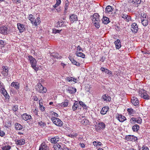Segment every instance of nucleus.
Here are the masks:
<instances>
[{"label": "nucleus", "instance_id": "nucleus-2", "mask_svg": "<svg viewBox=\"0 0 150 150\" xmlns=\"http://www.w3.org/2000/svg\"><path fill=\"white\" fill-rule=\"evenodd\" d=\"M147 91L144 89H141L139 91V94L140 97L146 100L150 99V95Z\"/></svg>", "mask_w": 150, "mask_h": 150}, {"label": "nucleus", "instance_id": "nucleus-43", "mask_svg": "<svg viewBox=\"0 0 150 150\" xmlns=\"http://www.w3.org/2000/svg\"><path fill=\"white\" fill-rule=\"evenodd\" d=\"M139 128V126L138 125H134L132 127V129L133 130V131H138Z\"/></svg>", "mask_w": 150, "mask_h": 150}, {"label": "nucleus", "instance_id": "nucleus-36", "mask_svg": "<svg viewBox=\"0 0 150 150\" xmlns=\"http://www.w3.org/2000/svg\"><path fill=\"white\" fill-rule=\"evenodd\" d=\"M142 23V25L145 26H146L148 23L147 19H144L141 20Z\"/></svg>", "mask_w": 150, "mask_h": 150}, {"label": "nucleus", "instance_id": "nucleus-9", "mask_svg": "<svg viewBox=\"0 0 150 150\" xmlns=\"http://www.w3.org/2000/svg\"><path fill=\"white\" fill-rule=\"evenodd\" d=\"M138 28L137 25L136 23H134L132 25V28L131 30L132 32L134 33L137 32Z\"/></svg>", "mask_w": 150, "mask_h": 150}, {"label": "nucleus", "instance_id": "nucleus-8", "mask_svg": "<svg viewBox=\"0 0 150 150\" xmlns=\"http://www.w3.org/2000/svg\"><path fill=\"white\" fill-rule=\"evenodd\" d=\"M3 71H2L1 73L2 75L4 76H7L8 74V67L7 66H3L2 67Z\"/></svg>", "mask_w": 150, "mask_h": 150}, {"label": "nucleus", "instance_id": "nucleus-63", "mask_svg": "<svg viewBox=\"0 0 150 150\" xmlns=\"http://www.w3.org/2000/svg\"><path fill=\"white\" fill-rule=\"evenodd\" d=\"M61 30H53V32L54 33H60Z\"/></svg>", "mask_w": 150, "mask_h": 150}, {"label": "nucleus", "instance_id": "nucleus-58", "mask_svg": "<svg viewBox=\"0 0 150 150\" xmlns=\"http://www.w3.org/2000/svg\"><path fill=\"white\" fill-rule=\"evenodd\" d=\"M114 8L112 7L110 5L106 7L105 9H114Z\"/></svg>", "mask_w": 150, "mask_h": 150}, {"label": "nucleus", "instance_id": "nucleus-25", "mask_svg": "<svg viewBox=\"0 0 150 150\" xmlns=\"http://www.w3.org/2000/svg\"><path fill=\"white\" fill-rule=\"evenodd\" d=\"M40 23V19L39 17L37 18L36 19H35L34 21L32 23L33 25L35 26H37Z\"/></svg>", "mask_w": 150, "mask_h": 150}, {"label": "nucleus", "instance_id": "nucleus-22", "mask_svg": "<svg viewBox=\"0 0 150 150\" xmlns=\"http://www.w3.org/2000/svg\"><path fill=\"white\" fill-rule=\"evenodd\" d=\"M114 43L115 45L116 48L117 49H119L121 47V42L119 39H117L115 42Z\"/></svg>", "mask_w": 150, "mask_h": 150}, {"label": "nucleus", "instance_id": "nucleus-60", "mask_svg": "<svg viewBox=\"0 0 150 150\" xmlns=\"http://www.w3.org/2000/svg\"><path fill=\"white\" fill-rule=\"evenodd\" d=\"M81 50L82 52L83 51V50H82L81 47L80 46V45L78 46L77 47L76 51H78Z\"/></svg>", "mask_w": 150, "mask_h": 150}, {"label": "nucleus", "instance_id": "nucleus-7", "mask_svg": "<svg viewBox=\"0 0 150 150\" xmlns=\"http://www.w3.org/2000/svg\"><path fill=\"white\" fill-rule=\"evenodd\" d=\"M100 70L104 72L105 73L107 74L109 77L112 76L113 75V74L111 71H110L108 69L102 67L100 68Z\"/></svg>", "mask_w": 150, "mask_h": 150}, {"label": "nucleus", "instance_id": "nucleus-12", "mask_svg": "<svg viewBox=\"0 0 150 150\" xmlns=\"http://www.w3.org/2000/svg\"><path fill=\"white\" fill-rule=\"evenodd\" d=\"M17 26L20 33H21L25 30L24 25L23 24L18 23L17 24Z\"/></svg>", "mask_w": 150, "mask_h": 150}, {"label": "nucleus", "instance_id": "nucleus-31", "mask_svg": "<svg viewBox=\"0 0 150 150\" xmlns=\"http://www.w3.org/2000/svg\"><path fill=\"white\" fill-rule=\"evenodd\" d=\"M15 126L16 129L17 130H20L22 129L23 128V127L21 125L18 123H16L15 124Z\"/></svg>", "mask_w": 150, "mask_h": 150}, {"label": "nucleus", "instance_id": "nucleus-59", "mask_svg": "<svg viewBox=\"0 0 150 150\" xmlns=\"http://www.w3.org/2000/svg\"><path fill=\"white\" fill-rule=\"evenodd\" d=\"M13 3L16 4L20 3H21V0H12Z\"/></svg>", "mask_w": 150, "mask_h": 150}, {"label": "nucleus", "instance_id": "nucleus-23", "mask_svg": "<svg viewBox=\"0 0 150 150\" xmlns=\"http://www.w3.org/2000/svg\"><path fill=\"white\" fill-rule=\"evenodd\" d=\"M117 119L121 122H123L126 120V118L124 116L119 115L117 117Z\"/></svg>", "mask_w": 150, "mask_h": 150}, {"label": "nucleus", "instance_id": "nucleus-48", "mask_svg": "<svg viewBox=\"0 0 150 150\" xmlns=\"http://www.w3.org/2000/svg\"><path fill=\"white\" fill-rule=\"evenodd\" d=\"M127 111L128 112L129 114H134V110L132 108H128L127 110Z\"/></svg>", "mask_w": 150, "mask_h": 150}, {"label": "nucleus", "instance_id": "nucleus-26", "mask_svg": "<svg viewBox=\"0 0 150 150\" xmlns=\"http://www.w3.org/2000/svg\"><path fill=\"white\" fill-rule=\"evenodd\" d=\"M76 88L72 87L67 90L68 92L71 94H74L76 92Z\"/></svg>", "mask_w": 150, "mask_h": 150}, {"label": "nucleus", "instance_id": "nucleus-40", "mask_svg": "<svg viewBox=\"0 0 150 150\" xmlns=\"http://www.w3.org/2000/svg\"><path fill=\"white\" fill-rule=\"evenodd\" d=\"M64 22L62 21H59L58 22L57 26L59 27H64L65 26V25L64 24Z\"/></svg>", "mask_w": 150, "mask_h": 150}, {"label": "nucleus", "instance_id": "nucleus-34", "mask_svg": "<svg viewBox=\"0 0 150 150\" xmlns=\"http://www.w3.org/2000/svg\"><path fill=\"white\" fill-rule=\"evenodd\" d=\"M79 104L82 106L83 109L87 110V107L85 104L82 101H79Z\"/></svg>", "mask_w": 150, "mask_h": 150}, {"label": "nucleus", "instance_id": "nucleus-19", "mask_svg": "<svg viewBox=\"0 0 150 150\" xmlns=\"http://www.w3.org/2000/svg\"><path fill=\"white\" fill-rule=\"evenodd\" d=\"M69 58L73 64L78 66H80V64L79 62L75 60L71 56H69Z\"/></svg>", "mask_w": 150, "mask_h": 150}, {"label": "nucleus", "instance_id": "nucleus-62", "mask_svg": "<svg viewBox=\"0 0 150 150\" xmlns=\"http://www.w3.org/2000/svg\"><path fill=\"white\" fill-rule=\"evenodd\" d=\"M45 107L43 105L40 107V110L42 112H43L45 110Z\"/></svg>", "mask_w": 150, "mask_h": 150}, {"label": "nucleus", "instance_id": "nucleus-33", "mask_svg": "<svg viewBox=\"0 0 150 150\" xmlns=\"http://www.w3.org/2000/svg\"><path fill=\"white\" fill-rule=\"evenodd\" d=\"M62 146L59 144H55L53 146L55 150H61Z\"/></svg>", "mask_w": 150, "mask_h": 150}, {"label": "nucleus", "instance_id": "nucleus-18", "mask_svg": "<svg viewBox=\"0 0 150 150\" xmlns=\"http://www.w3.org/2000/svg\"><path fill=\"white\" fill-rule=\"evenodd\" d=\"M69 19L71 22H74L75 21L78 20L77 16L74 14H72L69 16Z\"/></svg>", "mask_w": 150, "mask_h": 150}, {"label": "nucleus", "instance_id": "nucleus-27", "mask_svg": "<svg viewBox=\"0 0 150 150\" xmlns=\"http://www.w3.org/2000/svg\"><path fill=\"white\" fill-rule=\"evenodd\" d=\"M110 22L109 18L105 16H103L102 19V22L103 23L107 24L108 23Z\"/></svg>", "mask_w": 150, "mask_h": 150}, {"label": "nucleus", "instance_id": "nucleus-32", "mask_svg": "<svg viewBox=\"0 0 150 150\" xmlns=\"http://www.w3.org/2000/svg\"><path fill=\"white\" fill-rule=\"evenodd\" d=\"M88 121V120H86L85 118L82 117L81 120V124L83 125H87Z\"/></svg>", "mask_w": 150, "mask_h": 150}, {"label": "nucleus", "instance_id": "nucleus-11", "mask_svg": "<svg viewBox=\"0 0 150 150\" xmlns=\"http://www.w3.org/2000/svg\"><path fill=\"white\" fill-rule=\"evenodd\" d=\"M21 117L25 121H27L29 120H30L32 118L31 115L27 114L26 113L22 114L21 116Z\"/></svg>", "mask_w": 150, "mask_h": 150}, {"label": "nucleus", "instance_id": "nucleus-38", "mask_svg": "<svg viewBox=\"0 0 150 150\" xmlns=\"http://www.w3.org/2000/svg\"><path fill=\"white\" fill-rule=\"evenodd\" d=\"M78 107V104L77 101L75 102L72 106V108L74 111L76 110Z\"/></svg>", "mask_w": 150, "mask_h": 150}, {"label": "nucleus", "instance_id": "nucleus-52", "mask_svg": "<svg viewBox=\"0 0 150 150\" xmlns=\"http://www.w3.org/2000/svg\"><path fill=\"white\" fill-rule=\"evenodd\" d=\"M61 150H69V149L67 148L65 145H63L62 146V147L61 148Z\"/></svg>", "mask_w": 150, "mask_h": 150}, {"label": "nucleus", "instance_id": "nucleus-45", "mask_svg": "<svg viewBox=\"0 0 150 150\" xmlns=\"http://www.w3.org/2000/svg\"><path fill=\"white\" fill-rule=\"evenodd\" d=\"M69 5V2L68 0H66L65 2L64 8L67 9Z\"/></svg>", "mask_w": 150, "mask_h": 150}, {"label": "nucleus", "instance_id": "nucleus-41", "mask_svg": "<svg viewBox=\"0 0 150 150\" xmlns=\"http://www.w3.org/2000/svg\"><path fill=\"white\" fill-rule=\"evenodd\" d=\"M28 18L32 24L35 20V18L34 17V16L32 14H30L28 16Z\"/></svg>", "mask_w": 150, "mask_h": 150}, {"label": "nucleus", "instance_id": "nucleus-4", "mask_svg": "<svg viewBox=\"0 0 150 150\" xmlns=\"http://www.w3.org/2000/svg\"><path fill=\"white\" fill-rule=\"evenodd\" d=\"M51 120L56 125L59 127H61L63 125V122L59 119L53 117L51 118Z\"/></svg>", "mask_w": 150, "mask_h": 150}, {"label": "nucleus", "instance_id": "nucleus-61", "mask_svg": "<svg viewBox=\"0 0 150 150\" xmlns=\"http://www.w3.org/2000/svg\"><path fill=\"white\" fill-rule=\"evenodd\" d=\"M5 135V132L2 131L0 130V136L1 137H4Z\"/></svg>", "mask_w": 150, "mask_h": 150}, {"label": "nucleus", "instance_id": "nucleus-17", "mask_svg": "<svg viewBox=\"0 0 150 150\" xmlns=\"http://www.w3.org/2000/svg\"><path fill=\"white\" fill-rule=\"evenodd\" d=\"M11 86L14 87L16 90H18L20 88V84L18 82H12L11 84Z\"/></svg>", "mask_w": 150, "mask_h": 150}, {"label": "nucleus", "instance_id": "nucleus-21", "mask_svg": "<svg viewBox=\"0 0 150 150\" xmlns=\"http://www.w3.org/2000/svg\"><path fill=\"white\" fill-rule=\"evenodd\" d=\"M17 145H24L25 143V140L23 139H21L20 140L15 141Z\"/></svg>", "mask_w": 150, "mask_h": 150}, {"label": "nucleus", "instance_id": "nucleus-28", "mask_svg": "<svg viewBox=\"0 0 150 150\" xmlns=\"http://www.w3.org/2000/svg\"><path fill=\"white\" fill-rule=\"evenodd\" d=\"M59 138L58 136L54 137L51 139L50 142L52 143H56L59 141Z\"/></svg>", "mask_w": 150, "mask_h": 150}, {"label": "nucleus", "instance_id": "nucleus-44", "mask_svg": "<svg viewBox=\"0 0 150 150\" xmlns=\"http://www.w3.org/2000/svg\"><path fill=\"white\" fill-rule=\"evenodd\" d=\"M38 108H35V109L32 110V112L35 115L38 116Z\"/></svg>", "mask_w": 150, "mask_h": 150}, {"label": "nucleus", "instance_id": "nucleus-35", "mask_svg": "<svg viewBox=\"0 0 150 150\" xmlns=\"http://www.w3.org/2000/svg\"><path fill=\"white\" fill-rule=\"evenodd\" d=\"M1 93L3 95L6 97H7V96H8V94L6 90L5 89V88H2L1 90Z\"/></svg>", "mask_w": 150, "mask_h": 150}, {"label": "nucleus", "instance_id": "nucleus-1", "mask_svg": "<svg viewBox=\"0 0 150 150\" xmlns=\"http://www.w3.org/2000/svg\"><path fill=\"white\" fill-rule=\"evenodd\" d=\"M92 21L96 27L97 28H99L100 27V20L99 18V15L98 13H95L93 14L92 18Z\"/></svg>", "mask_w": 150, "mask_h": 150}, {"label": "nucleus", "instance_id": "nucleus-51", "mask_svg": "<svg viewBox=\"0 0 150 150\" xmlns=\"http://www.w3.org/2000/svg\"><path fill=\"white\" fill-rule=\"evenodd\" d=\"M12 110L16 112L17 111L18 109V106L17 105H13L12 108Z\"/></svg>", "mask_w": 150, "mask_h": 150}, {"label": "nucleus", "instance_id": "nucleus-13", "mask_svg": "<svg viewBox=\"0 0 150 150\" xmlns=\"http://www.w3.org/2000/svg\"><path fill=\"white\" fill-rule=\"evenodd\" d=\"M8 28L5 26H2L0 28V33L4 34L6 35L7 34Z\"/></svg>", "mask_w": 150, "mask_h": 150}, {"label": "nucleus", "instance_id": "nucleus-20", "mask_svg": "<svg viewBox=\"0 0 150 150\" xmlns=\"http://www.w3.org/2000/svg\"><path fill=\"white\" fill-rule=\"evenodd\" d=\"M132 120L133 121H134L136 123L138 124H141L142 122V119L141 117H139L137 118H135L134 117H132L131 118V120Z\"/></svg>", "mask_w": 150, "mask_h": 150}, {"label": "nucleus", "instance_id": "nucleus-47", "mask_svg": "<svg viewBox=\"0 0 150 150\" xmlns=\"http://www.w3.org/2000/svg\"><path fill=\"white\" fill-rule=\"evenodd\" d=\"M56 4L54 5V8H55L57 6H58L61 3V0H56Z\"/></svg>", "mask_w": 150, "mask_h": 150}, {"label": "nucleus", "instance_id": "nucleus-49", "mask_svg": "<svg viewBox=\"0 0 150 150\" xmlns=\"http://www.w3.org/2000/svg\"><path fill=\"white\" fill-rule=\"evenodd\" d=\"M93 144L97 146H100L101 144V143L100 142H97L96 141H94L93 143Z\"/></svg>", "mask_w": 150, "mask_h": 150}, {"label": "nucleus", "instance_id": "nucleus-56", "mask_svg": "<svg viewBox=\"0 0 150 150\" xmlns=\"http://www.w3.org/2000/svg\"><path fill=\"white\" fill-rule=\"evenodd\" d=\"M4 88V83L0 81V90H1Z\"/></svg>", "mask_w": 150, "mask_h": 150}, {"label": "nucleus", "instance_id": "nucleus-64", "mask_svg": "<svg viewBox=\"0 0 150 150\" xmlns=\"http://www.w3.org/2000/svg\"><path fill=\"white\" fill-rule=\"evenodd\" d=\"M33 99L34 101H37L38 100V98L36 96H33Z\"/></svg>", "mask_w": 150, "mask_h": 150}, {"label": "nucleus", "instance_id": "nucleus-46", "mask_svg": "<svg viewBox=\"0 0 150 150\" xmlns=\"http://www.w3.org/2000/svg\"><path fill=\"white\" fill-rule=\"evenodd\" d=\"M131 1L133 4L136 3L137 4H140L141 2V0H131Z\"/></svg>", "mask_w": 150, "mask_h": 150}, {"label": "nucleus", "instance_id": "nucleus-24", "mask_svg": "<svg viewBox=\"0 0 150 150\" xmlns=\"http://www.w3.org/2000/svg\"><path fill=\"white\" fill-rule=\"evenodd\" d=\"M108 109L109 108L108 107L105 106L103 107L100 112V114L102 115L106 114L107 112L108 111Z\"/></svg>", "mask_w": 150, "mask_h": 150}, {"label": "nucleus", "instance_id": "nucleus-10", "mask_svg": "<svg viewBox=\"0 0 150 150\" xmlns=\"http://www.w3.org/2000/svg\"><path fill=\"white\" fill-rule=\"evenodd\" d=\"M39 150H50V149L49 147L45 143L43 142L40 146Z\"/></svg>", "mask_w": 150, "mask_h": 150}, {"label": "nucleus", "instance_id": "nucleus-29", "mask_svg": "<svg viewBox=\"0 0 150 150\" xmlns=\"http://www.w3.org/2000/svg\"><path fill=\"white\" fill-rule=\"evenodd\" d=\"M76 55L78 57H80L83 58L85 57V55L82 52L76 51L75 53Z\"/></svg>", "mask_w": 150, "mask_h": 150}, {"label": "nucleus", "instance_id": "nucleus-16", "mask_svg": "<svg viewBox=\"0 0 150 150\" xmlns=\"http://www.w3.org/2000/svg\"><path fill=\"white\" fill-rule=\"evenodd\" d=\"M105 127V124L103 122L99 123L98 124V127L96 128L97 130H100L101 129H104Z\"/></svg>", "mask_w": 150, "mask_h": 150}, {"label": "nucleus", "instance_id": "nucleus-50", "mask_svg": "<svg viewBox=\"0 0 150 150\" xmlns=\"http://www.w3.org/2000/svg\"><path fill=\"white\" fill-rule=\"evenodd\" d=\"M11 148V146L9 145L4 146L2 148L3 150H9Z\"/></svg>", "mask_w": 150, "mask_h": 150}, {"label": "nucleus", "instance_id": "nucleus-30", "mask_svg": "<svg viewBox=\"0 0 150 150\" xmlns=\"http://www.w3.org/2000/svg\"><path fill=\"white\" fill-rule=\"evenodd\" d=\"M69 104V100H65L64 102L60 104V105L64 107H67Z\"/></svg>", "mask_w": 150, "mask_h": 150}, {"label": "nucleus", "instance_id": "nucleus-5", "mask_svg": "<svg viewBox=\"0 0 150 150\" xmlns=\"http://www.w3.org/2000/svg\"><path fill=\"white\" fill-rule=\"evenodd\" d=\"M125 139L127 141L132 142H135L137 140V137L133 135H126L125 136Z\"/></svg>", "mask_w": 150, "mask_h": 150}, {"label": "nucleus", "instance_id": "nucleus-15", "mask_svg": "<svg viewBox=\"0 0 150 150\" xmlns=\"http://www.w3.org/2000/svg\"><path fill=\"white\" fill-rule=\"evenodd\" d=\"M101 98L104 101L106 102H110L111 100L110 96H109L108 95L105 94L103 95Z\"/></svg>", "mask_w": 150, "mask_h": 150}, {"label": "nucleus", "instance_id": "nucleus-14", "mask_svg": "<svg viewBox=\"0 0 150 150\" xmlns=\"http://www.w3.org/2000/svg\"><path fill=\"white\" fill-rule=\"evenodd\" d=\"M131 103L137 106L139 104V101L138 98L136 97H133L131 100Z\"/></svg>", "mask_w": 150, "mask_h": 150}, {"label": "nucleus", "instance_id": "nucleus-53", "mask_svg": "<svg viewBox=\"0 0 150 150\" xmlns=\"http://www.w3.org/2000/svg\"><path fill=\"white\" fill-rule=\"evenodd\" d=\"M51 113L52 116H54V117H57L59 116L58 114L54 111H51Z\"/></svg>", "mask_w": 150, "mask_h": 150}, {"label": "nucleus", "instance_id": "nucleus-3", "mask_svg": "<svg viewBox=\"0 0 150 150\" xmlns=\"http://www.w3.org/2000/svg\"><path fill=\"white\" fill-rule=\"evenodd\" d=\"M28 58V61H29L30 64L33 68L35 70L38 69V68L36 67L37 62L35 58L31 55H29Z\"/></svg>", "mask_w": 150, "mask_h": 150}, {"label": "nucleus", "instance_id": "nucleus-55", "mask_svg": "<svg viewBox=\"0 0 150 150\" xmlns=\"http://www.w3.org/2000/svg\"><path fill=\"white\" fill-rule=\"evenodd\" d=\"M5 45V42L3 40L0 41V45L1 47H3Z\"/></svg>", "mask_w": 150, "mask_h": 150}, {"label": "nucleus", "instance_id": "nucleus-37", "mask_svg": "<svg viewBox=\"0 0 150 150\" xmlns=\"http://www.w3.org/2000/svg\"><path fill=\"white\" fill-rule=\"evenodd\" d=\"M38 125L40 126L41 127H44L46 125V123L43 122L42 121H40L38 122Z\"/></svg>", "mask_w": 150, "mask_h": 150}, {"label": "nucleus", "instance_id": "nucleus-54", "mask_svg": "<svg viewBox=\"0 0 150 150\" xmlns=\"http://www.w3.org/2000/svg\"><path fill=\"white\" fill-rule=\"evenodd\" d=\"M73 77H67L66 80L68 82H72V81Z\"/></svg>", "mask_w": 150, "mask_h": 150}, {"label": "nucleus", "instance_id": "nucleus-57", "mask_svg": "<svg viewBox=\"0 0 150 150\" xmlns=\"http://www.w3.org/2000/svg\"><path fill=\"white\" fill-rule=\"evenodd\" d=\"M78 135V134L77 133H73L72 134H70L69 135V136L71 137H76Z\"/></svg>", "mask_w": 150, "mask_h": 150}, {"label": "nucleus", "instance_id": "nucleus-39", "mask_svg": "<svg viewBox=\"0 0 150 150\" xmlns=\"http://www.w3.org/2000/svg\"><path fill=\"white\" fill-rule=\"evenodd\" d=\"M122 17L125 20H126L127 21H129L130 19L129 16H128L126 14H123V16H122Z\"/></svg>", "mask_w": 150, "mask_h": 150}, {"label": "nucleus", "instance_id": "nucleus-6", "mask_svg": "<svg viewBox=\"0 0 150 150\" xmlns=\"http://www.w3.org/2000/svg\"><path fill=\"white\" fill-rule=\"evenodd\" d=\"M38 91L41 93H45L47 89L46 88L43 87L41 83H40L38 85Z\"/></svg>", "mask_w": 150, "mask_h": 150}, {"label": "nucleus", "instance_id": "nucleus-42", "mask_svg": "<svg viewBox=\"0 0 150 150\" xmlns=\"http://www.w3.org/2000/svg\"><path fill=\"white\" fill-rule=\"evenodd\" d=\"M148 17L146 14L144 13H143L141 14V20L144 19H147Z\"/></svg>", "mask_w": 150, "mask_h": 150}]
</instances>
